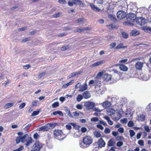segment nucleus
Here are the masks:
<instances>
[{
  "label": "nucleus",
  "mask_w": 151,
  "mask_h": 151,
  "mask_svg": "<svg viewBox=\"0 0 151 151\" xmlns=\"http://www.w3.org/2000/svg\"><path fill=\"white\" fill-rule=\"evenodd\" d=\"M93 142V139L91 137L86 136L83 137L82 141L80 143L79 145L81 147L85 148L89 147Z\"/></svg>",
  "instance_id": "1"
},
{
  "label": "nucleus",
  "mask_w": 151,
  "mask_h": 151,
  "mask_svg": "<svg viewBox=\"0 0 151 151\" xmlns=\"http://www.w3.org/2000/svg\"><path fill=\"white\" fill-rule=\"evenodd\" d=\"M54 137L59 140H62L65 138L66 135L61 130L55 129L53 132Z\"/></svg>",
  "instance_id": "2"
},
{
  "label": "nucleus",
  "mask_w": 151,
  "mask_h": 151,
  "mask_svg": "<svg viewBox=\"0 0 151 151\" xmlns=\"http://www.w3.org/2000/svg\"><path fill=\"white\" fill-rule=\"evenodd\" d=\"M21 142L22 143L26 142L25 145L27 147L29 146L32 142V138L30 137H29L28 134H25L23 136L21 137Z\"/></svg>",
  "instance_id": "3"
},
{
  "label": "nucleus",
  "mask_w": 151,
  "mask_h": 151,
  "mask_svg": "<svg viewBox=\"0 0 151 151\" xmlns=\"http://www.w3.org/2000/svg\"><path fill=\"white\" fill-rule=\"evenodd\" d=\"M33 149L35 151H39L42 147V144L38 141L36 142L32 146Z\"/></svg>",
  "instance_id": "4"
},
{
  "label": "nucleus",
  "mask_w": 151,
  "mask_h": 151,
  "mask_svg": "<svg viewBox=\"0 0 151 151\" xmlns=\"http://www.w3.org/2000/svg\"><path fill=\"white\" fill-rule=\"evenodd\" d=\"M128 21L133 22L137 18L136 15L133 13H129L126 16Z\"/></svg>",
  "instance_id": "5"
},
{
  "label": "nucleus",
  "mask_w": 151,
  "mask_h": 151,
  "mask_svg": "<svg viewBox=\"0 0 151 151\" xmlns=\"http://www.w3.org/2000/svg\"><path fill=\"white\" fill-rule=\"evenodd\" d=\"M137 23L140 25H144L146 24V20L142 17H137L136 19Z\"/></svg>",
  "instance_id": "6"
},
{
  "label": "nucleus",
  "mask_w": 151,
  "mask_h": 151,
  "mask_svg": "<svg viewBox=\"0 0 151 151\" xmlns=\"http://www.w3.org/2000/svg\"><path fill=\"white\" fill-rule=\"evenodd\" d=\"M116 15L117 18L120 20L123 19L126 17L125 13L123 11L121 10L117 12Z\"/></svg>",
  "instance_id": "7"
},
{
  "label": "nucleus",
  "mask_w": 151,
  "mask_h": 151,
  "mask_svg": "<svg viewBox=\"0 0 151 151\" xmlns=\"http://www.w3.org/2000/svg\"><path fill=\"white\" fill-rule=\"evenodd\" d=\"M113 71L114 73V78L115 77V78L116 80L120 79L122 76V73H121L116 70H114Z\"/></svg>",
  "instance_id": "8"
},
{
  "label": "nucleus",
  "mask_w": 151,
  "mask_h": 151,
  "mask_svg": "<svg viewBox=\"0 0 151 151\" xmlns=\"http://www.w3.org/2000/svg\"><path fill=\"white\" fill-rule=\"evenodd\" d=\"M96 143L98 145V148H102L104 147L106 145V143L102 138L99 139L96 142Z\"/></svg>",
  "instance_id": "9"
},
{
  "label": "nucleus",
  "mask_w": 151,
  "mask_h": 151,
  "mask_svg": "<svg viewBox=\"0 0 151 151\" xmlns=\"http://www.w3.org/2000/svg\"><path fill=\"white\" fill-rule=\"evenodd\" d=\"M94 106V103L92 102H88L85 104V106L88 110L92 109Z\"/></svg>",
  "instance_id": "10"
},
{
  "label": "nucleus",
  "mask_w": 151,
  "mask_h": 151,
  "mask_svg": "<svg viewBox=\"0 0 151 151\" xmlns=\"http://www.w3.org/2000/svg\"><path fill=\"white\" fill-rule=\"evenodd\" d=\"M105 62V61L104 60H102L93 64L90 66V67L91 68H93L95 66L100 65L103 64Z\"/></svg>",
  "instance_id": "11"
},
{
  "label": "nucleus",
  "mask_w": 151,
  "mask_h": 151,
  "mask_svg": "<svg viewBox=\"0 0 151 151\" xmlns=\"http://www.w3.org/2000/svg\"><path fill=\"white\" fill-rule=\"evenodd\" d=\"M91 28H89L88 27H85L83 28H78L76 29L75 30H74V32H83V31H87L91 29Z\"/></svg>",
  "instance_id": "12"
},
{
  "label": "nucleus",
  "mask_w": 151,
  "mask_h": 151,
  "mask_svg": "<svg viewBox=\"0 0 151 151\" xmlns=\"http://www.w3.org/2000/svg\"><path fill=\"white\" fill-rule=\"evenodd\" d=\"M143 63L140 62H137L135 65V67L137 69L141 70L143 67Z\"/></svg>",
  "instance_id": "13"
},
{
  "label": "nucleus",
  "mask_w": 151,
  "mask_h": 151,
  "mask_svg": "<svg viewBox=\"0 0 151 151\" xmlns=\"http://www.w3.org/2000/svg\"><path fill=\"white\" fill-rule=\"evenodd\" d=\"M47 124L44 126L40 127L39 129V131H42L43 132L47 131L49 129V127Z\"/></svg>",
  "instance_id": "14"
},
{
  "label": "nucleus",
  "mask_w": 151,
  "mask_h": 151,
  "mask_svg": "<svg viewBox=\"0 0 151 151\" xmlns=\"http://www.w3.org/2000/svg\"><path fill=\"white\" fill-rule=\"evenodd\" d=\"M116 143L115 140L113 138L110 139L108 142L107 146L108 147H111L114 146Z\"/></svg>",
  "instance_id": "15"
},
{
  "label": "nucleus",
  "mask_w": 151,
  "mask_h": 151,
  "mask_svg": "<svg viewBox=\"0 0 151 151\" xmlns=\"http://www.w3.org/2000/svg\"><path fill=\"white\" fill-rule=\"evenodd\" d=\"M82 95L83 98L86 99L89 98L91 96L90 92L88 91H86L83 92Z\"/></svg>",
  "instance_id": "16"
},
{
  "label": "nucleus",
  "mask_w": 151,
  "mask_h": 151,
  "mask_svg": "<svg viewBox=\"0 0 151 151\" xmlns=\"http://www.w3.org/2000/svg\"><path fill=\"white\" fill-rule=\"evenodd\" d=\"M90 6L91 8L94 11L96 12H99L101 10V9L96 6L94 4L90 3Z\"/></svg>",
  "instance_id": "17"
},
{
  "label": "nucleus",
  "mask_w": 151,
  "mask_h": 151,
  "mask_svg": "<svg viewBox=\"0 0 151 151\" xmlns=\"http://www.w3.org/2000/svg\"><path fill=\"white\" fill-rule=\"evenodd\" d=\"M111 105L110 102L108 101H106L104 102L102 104V106L105 108L110 107L111 106Z\"/></svg>",
  "instance_id": "18"
},
{
  "label": "nucleus",
  "mask_w": 151,
  "mask_h": 151,
  "mask_svg": "<svg viewBox=\"0 0 151 151\" xmlns=\"http://www.w3.org/2000/svg\"><path fill=\"white\" fill-rule=\"evenodd\" d=\"M87 88V85L86 83L82 85L80 88L79 91L80 92H83L84 91L86 90Z\"/></svg>",
  "instance_id": "19"
},
{
  "label": "nucleus",
  "mask_w": 151,
  "mask_h": 151,
  "mask_svg": "<svg viewBox=\"0 0 151 151\" xmlns=\"http://www.w3.org/2000/svg\"><path fill=\"white\" fill-rule=\"evenodd\" d=\"M119 69L121 70L124 71H127L128 69V68L124 65H120L119 66Z\"/></svg>",
  "instance_id": "20"
},
{
  "label": "nucleus",
  "mask_w": 151,
  "mask_h": 151,
  "mask_svg": "<svg viewBox=\"0 0 151 151\" xmlns=\"http://www.w3.org/2000/svg\"><path fill=\"white\" fill-rule=\"evenodd\" d=\"M104 118L106 120L109 124L111 125L113 124V122L111 120L109 117L107 116H105L104 117Z\"/></svg>",
  "instance_id": "21"
},
{
  "label": "nucleus",
  "mask_w": 151,
  "mask_h": 151,
  "mask_svg": "<svg viewBox=\"0 0 151 151\" xmlns=\"http://www.w3.org/2000/svg\"><path fill=\"white\" fill-rule=\"evenodd\" d=\"M111 76L110 75L105 74L104 76V80L108 81L111 80Z\"/></svg>",
  "instance_id": "22"
},
{
  "label": "nucleus",
  "mask_w": 151,
  "mask_h": 151,
  "mask_svg": "<svg viewBox=\"0 0 151 151\" xmlns=\"http://www.w3.org/2000/svg\"><path fill=\"white\" fill-rule=\"evenodd\" d=\"M138 117L139 121L143 122L145 120V116L142 114H140L139 116H138Z\"/></svg>",
  "instance_id": "23"
},
{
  "label": "nucleus",
  "mask_w": 151,
  "mask_h": 151,
  "mask_svg": "<svg viewBox=\"0 0 151 151\" xmlns=\"http://www.w3.org/2000/svg\"><path fill=\"white\" fill-rule=\"evenodd\" d=\"M14 104L13 103H8L4 106V108L5 109H8L13 106Z\"/></svg>",
  "instance_id": "24"
},
{
  "label": "nucleus",
  "mask_w": 151,
  "mask_h": 151,
  "mask_svg": "<svg viewBox=\"0 0 151 151\" xmlns=\"http://www.w3.org/2000/svg\"><path fill=\"white\" fill-rule=\"evenodd\" d=\"M53 115H56L57 114L59 115L60 116H63V114L62 112L60 111H54L52 113Z\"/></svg>",
  "instance_id": "25"
},
{
  "label": "nucleus",
  "mask_w": 151,
  "mask_h": 151,
  "mask_svg": "<svg viewBox=\"0 0 151 151\" xmlns=\"http://www.w3.org/2000/svg\"><path fill=\"white\" fill-rule=\"evenodd\" d=\"M143 30L147 32L151 33V28L149 27H144L143 28Z\"/></svg>",
  "instance_id": "26"
},
{
  "label": "nucleus",
  "mask_w": 151,
  "mask_h": 151,
  "mask_svg": "<svg viewBox=\"0 0 151 151\" xmlns=\"http://www.w3.org/2000/svg\"><path fill=\"white\" fill-rule=\"evenodd\" d=\"M131 34L132 36H135L139 34V31L136 29L133 30L131 32Z\"/></svg>",
  "instance_id": "27"
},
{
  "label": "nucleus",
  "mask_w": 151,
  "mask_h": 151,
  "mask_svg": "<svg viewBox=\"0 0 151 151\" xmlns=\"http://www.w3.org/2000/svg\"><path fill=\"white\" fill-rule=\"evenodd\" d=\"M96 81H94L93 80H90L88 83V84L89 85H90L91 84H92L94 83H96V85H99V84H100V81H98L97 83H98L97 84V83H96Z\"/></svg>",
  "instance_id": "28"
},
{
  "label": "nucleus",
  "mask_w": 151,
  "mask_h": 151,
  "mask_svg": "<svg viewBox=\"0 0 151 151\" xmlns=\"http://www.w3.org/2000/svg\"><path fill=\"white\" fill-rule=\"evenodd\" d=\"M125 47L123 46V43H121L115 47L114 48V49L117 50L122 48H124Z\"/></svg>",
  "instance_id": "29"
},
{
  "label": "nucleus",
  "mask_w": 151,
  "mask_h": 151,
  "mask_svg": "<svg viewBox=\"0 0 151 151\" xmlns=\"http://www.w3.org/2000/svg\"><path fill=\"white\" fill-rule=\"evenodd\" d=\"M65 113L69 116L71 117H73L70 111L68 108H67L66 109H65Z\"/></svg>",
  "instance_id": "30"
},
{
  "label": "nucleus",
  "mask_w": 151,
  "mask_h": 151,
  "mask_svg": "<svg viewBox=\"0 0 151 151\" xmlns=\"http://www.w3.org/2000/svg\"><path fill=\"white\" fill-rule=\"evenodd\" d=\"M73 4L75 5L79 4L81 5L83 3L81 1L79 0H73Z\"/></svg>",
  "instance_id": "31"
},
{
  "label": "nucleus",
  "mask_w": 151,
  "mask_h": 151,
  "mask_svg": "<svg viewBox=\"0 0 151 151\" xmlns=\"http://www.w3.org/2000/svg\"><path fill=\"white\" fill-rule=\"evenodd\" d=\"M83 98V95L81 94H78L76 98L77 101L78 102H80L81 101Z\"/></svg>",
  "instance_id": "32"
},
{
  "label": "nucleus",
  "mask_w": 151,
  "mask_h": 151,
  "mask_svg": "<svg viewBox=\"0 0 151 151\" xmlns=\"http://www.w3.org/2000/svg\"><path fill=\"white\" fill-rule=\"evenodd\" d=\"M94 134L95 136L97 138L101 137V135L100 132L99 131H96L94 132Z\"/></svg>",
  "instance_id": "33"
},
{
  "label": "nucleus",
  "mask_w": 151,
  "mask_h": 151,
  "mask_svg": "<svg viewBox=\"0 0 151 151\" xmlns=\"http://www.w3.org/2000/svg\"><path fill=\"white\" fill-rule=\"evenodd\" d=\"M108 113H110V115H112L114 114L115 112V110L113 109L110 108L109 109L108 111Z\"/></svg>",
  "instance_id": "34"
},
{
  "label": "nucleus",
  "mask_w": 151,
  "mask_h": 151,
  "mask_svg": "<svg viewBox=\"0 0 151 151\" xmlns=\"http://www.w3.org/2000/svg\"><path fill=\"white\" fill-rule=\"evenodd\" d=\"M59 106V103L58 101L55 102L52 104V106L54 108L58 107Z\"/></svg>",
  "instance_id": "35"
},
{
  "label": "nucleus",
  "mask_w": 151,
  "mask_h": 151,
  "mask_svg": "<svg viewBox=\"0 0 151 151\" xmlns=\"http://www.w3.org/2000/svg\"><path fill=\"white\" fill-rule=\"evenodd\" d=\"M47 124H48V125L49 128L50 127L53 128L56 126V125L57 124V123H48Z\"/></svg>",
  "instance_id": "36"
},
{
  "label": "nucleus",
  "mask_w": 151,
  "mask_h": 151,
  "mask_svg": "<svg viewBox=\"0 0 151 151\" xmlns=\"http://www.w3.org/2000/svg\"><path fill=\"white\" fill-rule=\"evenodd\" d=\"M39 112L40 111H34L31 114V116H33L37 115L39 114Z\"/></svg>",
  "instance_id": "37"
},
{
  "label": "nucleus",
  "mask_w": 151,
  "mask_h": 151,
  "mask_svg": "<svg viewBox=\"0 0 151 151\" xmlns=\"http://www.w3.org/2000/svg\"><path fill=\"white\" fill-rule=\"evenodd\" d=\"M122 37L125 38H127L128 37V34L125 32H122Z\"/></svg>",
  "instance_id": "38"
},
{
  "label": "nucleus",
  "mask_w": 151,
  "mask_h": 151,
  "mask_svg": "<svg viewBox=\"0 0 151 151\" xmlns=\"http://www.w3.org/2000/svg\"><path fill=\"white\" fill-rule=\"evenodd\" d=\"M73 80H71L69 83H67L66 84L64 85L63 86V87L64 88H66L67 87H68L71 83H72L73 82Z\"/></svg>",
  "instance_id": "39"
},
{
  "label": "nucleus",
  "mask_w": 151,
  "mask_h": 151,
  "mask_svg": "<svg viewBox=\"0 0 151 151\" xmlns=\"http://www.w3.org/2000/svg\"><path fill=\"white\" fill-rule=\"evenodd\" d=\"M69 47V45H67L65 46H63L61 48L60 50H61L63 51L66 50H68Z\"/></svg>",
  "instance_id": "40"
},
{
  "label": "nucleus",
  "mask_w": 151,
  "mask_h": 151,
  "mask_svg": "<svg viewBox=\"0 0 151 151\" xmlns=\"http://www.w3.org/2000/svg\"><path fill=\"white\" fill-rule=\"evenodd\" d=\"M21 137H17L16 139V142L17 144L19 143L20 141H21Z\"/></svg>",
  "instance_id": "41"
},
{
  "label": "nucleus",
  "mask_w": 151,
  "mask_h": 151,
  "mask_svg": "<svg viewBox=\"0 0 151 151\" xmlns=\"http://www.w3.org/2000/svg\"><path fill=\"white\" fill-rule=\"evenodd\" d=\"M103 72H100L98 73L97 74L96 77L97 78H100L101 76L103 75Z\"/></svg>",
  "instance_id": "42"
},
{
  "label": "nucleus",
  "mask_w": 151,
  "mask_h": 151,
  "mask_svg": "<svg viewBox=\"0 0 151 151\" xmlns=\"http://www.w3.org/2000/svg\"><path fill=\"white\" fill-rule=\"evenodd\" d=\"M130 135L131 137H132L135 134V132L133 130H129Z\"/></svg>",
  "instance_id": "43"
},
{
  "label": "nucleus",
  "mask_w": 151,
  "mask_h": 151,
  "mask_svg": "<svg viewBox=\"0 0 151 151\" xmlns=\"http://www.w3.org/2000/svg\"><path fill=\"white\" fill-rule=\"evenodd\" d=\"M38 101H33L32 103V106H37L38 105Z\"/></svg>",
  "instance_id": "44"
},
{
  "label": "nucleus",
  "mask_w": 151,
  "mask_h": 151,
  "mask_svg": "<svg viewBox=\"0 0 151 151\" xmlns=\"http://www.w3.org/2000/svg\"><path fill=\"white\" fill-rule=\"evenodd\" d=\"M24 149V147L22 146H20L18 149L14 150L13 151H21L22 150Z\"/></svg>",
  "instance_id": "45"
},
{
  "label": "nucleus",
  "mask_w": 151,
  "mask_h": 151,
  "mask_svg": "<svg viewBox=\"0 0 151 151\" xmlns=\"http://www.w3.org/2000/svg\"><path fill=\"white\" fill-rule=\"evenodd\" d=\"M31 126V124H29L25 126V127L24 128V129L25 130H27L29 129Z\"/></svg>",
  "instance_id": "46"
},
{
  "label": "nucleus",
  "mask_w": 151,
  "mask_h": 151,
  "mask_svg": "<svg viewBox=\"0 0 151 151\" xmlns=\"http://www.w3.org/2000/svg\"><path fill=\"white\" fill-rule=\"evenodd\" d=\"M76 107L78 109H81L83 107V105L81 104H78L76 106Z\"/></svg>",
  "instance_id": "47"
},
{
  "label": "nucleus",
  "mask_w": 151,
  "mask_h": 151,
  "mask_svg": "<svg viewBox=\"0 0 151 151\" xmlns=\"http://www.w3.org/2000/svg\"><path fill=\"white\" fill-rule=\"evenodd\" d=\"M84 20L83 18H79L76 20V22L77 23H80L83 22Z\"/></svg>",
  "instance_id": "48"
},
{
  "label": "nucleus",
  "mask_w": 151,
  "mask_h": 151,
  "mask_svg": "<svg viewBox=\"0 0 151 151\" xmlns=\"http://www.w3.org/2000/svg\"><path fill=\"white\" fill-rule=\"evenodd\" d=\"M145 130L147 132H149L150 131V129L148 126H146L144 127Z\"/></svg>",
  "instance_id": "49"
},
{
  "label": "nucleus",
  "mask_w": 151,
  "mask_h": 151,
  "mask_svg": "<svg viewBox=\"0 0 151 151\" xmlns=\"http://www.w3.org/2000/svg\"><path fill=\"white\" fill-rule=\"evenodd\" d=\"M134 126V123L132 121H129L128 124V126L129 127H132Z\"/></svg>",
  "instance_id": "50"
},
{
  "label": "nucleus",
  "mask_w": 151,
  "mask_h": 151,
  "mask_svg": "<svg viewBox=\"0 0 151 151\" xmlns=\"http://www.w3.org/2000/svg\"><path fill=\"white\" fill-rule=\"evenodd\" d=\"M116 45V43L115 42L112 43L110 45L111 49H112Z\"/></svg>",
  "instance_id": "51"
},
{
  "label": "nucleus",
  "mask_w": 151,
  "mask_h": 151,
  "mask_svg": "<svg viewBox=\"0 0 151 151\" xmlns=\"http://www.w3.org/2000/svg\"><path fill=\"white\" fill-rule=\"evenodd\" d=\"M121 122L122 123H126L127 122V119L126 118H124L123 119H121L120 120Z\"/></svg>",
  "instance_id": "52"
},
{
  "label": "nucleus",
  "mask_w": 151,
  "mask_h": 151,
  "mask_svg": "<svg viewBox=\"0 0 151 151\" xmlns=\"http://www.w3.org/2000/svg\"><path fill=\"white\" fill-rule=\"evenodd\" d=\"M110 132V130L108 128H106L104 130V132L106 134L109 133Z\"/></svg>",
  "instance_id": "53"
},
{
  "label": "nucleus",
  "mask_w": 151,
  "mask_h": 151,
  "mask_svg": "<svg viewBox=\"0 0 151 151\" xmlns=\"http://www.w3.org/2000/svg\"><path fill=\"white\" fill-rule=\"evenodd\" d=\"M30 67H31V66H30V65H29V64H27L26 65H24L23 66V68L24 69H26V70L28 69L29 68H30Z\"/></svg>",
  "instance_id": "54"
},
{
  "label": "nucleus",
  "mask_w": 151,
  "mask_h": 151,
  "mask_svg": "<svg viewBox=\"0 0 151 151\" xmlns=\"http://www.w3.org/2000/svg\"><path fill=\"white\" fill-rule=\"evenodd\" d=\"M123 142L121 141H119L116 143V145L118 147H120L123 145Z\"/></svg>",
  "instance_id": "55"
},
{
  "label": "nucleus",
  "mask_w": 151,
  "mask_h": 151,
  "mask_svg": "<svg viewBox=\"0 0 151 151\" xmlns=\"http://www.w3.org/2000/svg\"><path fill=\"white\" fill-rule=\"evenodd\" d=\"M99 119L97 117H93L91 119V121L92 122H97L98 121Z\"/></svg>",
  "instance_id": "56"
},
{
  "label": "nucleus",
  "mask_w": 151,
  "mask_h": 151,
  "mask_svg": "<svg viewBox=\"0 0 151 151\" xmlns=\"http://www.w3.org/2000/svg\"><path fill=\"white\" fill-rule=\"evenodd\" d=\"M138 144L140 145L143 146L144 145V141L142 140H140L138 141Z\"/></svg>",
  "instance_id": "57"
},
{
  "label": "nucleus",
  "mask_w": 151,
  "mask_h": 151,
  "mask_svg": "<svg viewBox=\"0 0 151 151\" xmlns=\"http://www.w3.org/2000/svg\"><path fill=\"white\" fill-rule=\"evenodd\" d=\"M30 39V37H29L25 38L22 40V42H25L29 40Z\"/></svg>",
  "instance_id": "58"
},
{
  "label": "nucleus",
  "mask_w": 151,
  "mask_h": 151,
  "mask_svg": "<svg viewBox=\"0 0 151 151\" xmlns=\"http://www.w3.org/2000/svg\"><path fill=\"white\" fill-rule=\"evenodd\" d=\"M25 106V103H22L19 106V108L20 109H22Z\"/></svg>",
  "instance_id": "59"
},
{
  "label": "nucleus",
  "mask_w": 151,
  "mask_h": 151,
  "mask_svg": "<svg viewBox=\"0 0 151 151\" xmlns=\"http://www.w3.org/2000/svg\"><path fill=\"white\" fill-rule=\"evenodd\" d=\"M73 115L75 116H78L79 115V113H78L77 111H75L73 113Z\"/></svg>",
  "instance_id": "60"
},
{
  "label": "nucleus",
  "mask_w": 151,
  "mask_h": 151,
  "mask_svg": "<svg viewBox=\"0 0 151 151\" xmlns=\"http://www.w3.org/2000/svg\"><path fill=\"white\" fill-rule=\"evenodd\" d=\"M81 130L82 133H84L86 132L87 129L86 127H83L81 128Z\"/></svg>",
  "instance_id": "61"
},
{
  "label": "nucleus",
  "mask_w": 151,
  "mask_h": 151,
  "mask_svg": "<svg viewBox=\"0 0 151 151\" xmlns=\"http://www.w3.org/2000/svg\"><path fill=\"white\" fill-rule=\"evenodd\" d=\"M118 131L121 133H123L124 132V129L122 127H120L118 129Z\"/></svg>",
  "instance_id": "62"
},
{
  "label": "nucleus",
  "mask_w": 151,
  "mask_h": 151,
  "mask_svg": "<svg viewBox=\"0 0 151 151\" xmlns=\"http://www.w3.org/2000/svg\"><path fill=\"white\" fill-rule=\"evenodd\" d=\"M58 2L61 4H65L66 3V1L65 0H58Z\"/></svg>",
  "instance_id": "63"
},
{
  "label": "nucleus",
  "mask_w": 151,
  "mask_h": 151,
  "mask_svg": "<svg viewBox=\"0 0 151 151\" xmlns=\"http://www.w3.org/2000/svg\"><path fill=\"white\" fill-rule=\"evenodd\" d=\"M97 127L101 130L104 129L103 127L100 124H98L97 125Z\"/></svg>",
  "instance_id": "64"
}]
</instances>
